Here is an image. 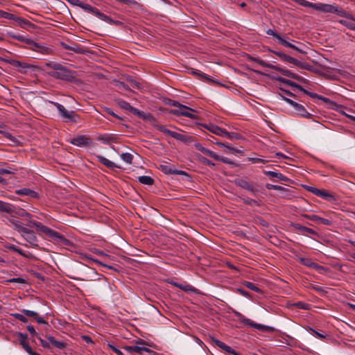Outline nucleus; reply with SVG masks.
Here are the masks:
<instances>
[{
    "instance_id": "obj_10",
    "label": "nucleus",
    "mask_w": 355,
    "mask_h": 355,
    "mask_svg": "<svg viewBox=\"0 0 355 355\" xmlns=\"http://www.w3.org/2000/svg\"><path fill=\"white\" fill-rule=\"evenodd\" d=\"M266 34L269 35H272L275 38H277L279 41V42L282 44L283 46L286 47L291 48L295 51H302L301 49H297L296 46H295L292 43L286 41L284 40L279 34H278L276 31L272 29H268L266 31Z\"/></svg>"
},
{
    "instance_id": "obj_32",
    "label": "nucleus",
    "mask_w": 355,
    "mask_h": 355,
    "mask_svg": "<svg viewBox=\"0 0 355 355\" xmlns=\"http://www.w3.org/2000/svg\"><path fill=\"white\" fill-rule=\"evenodd\" d=\"M10 223L15 227V229L18 232H20L22 229L25 227V226L21 223L19 220H18L16 218H10L9 220Z\"/></svg>"
},
{
    "instance_id": "obj_50",
    "label": "nucleus",
    "mask_w": 355,
    "mask_h": 355,
    "mask_svg": "<svg viewBox=\"0 0 355 355\" xmlns=\"http://www.w3.org/2000/svg\"><path fill=\"white\" fill-rule=\"evenodd\" d=\"M243 284L248 288L257 292V293H260L261 292V289L259 288H258L257 286H256L253 283L250 282H245L243 283Z\"/></svg>"
},
{
    "instance_id": "obj_35",
    "label": "nucleus",
    "mask_w": 355,
    "mask_h": 355,
    "mask_svg": "<svg viewBox=\"0 0 355 355\" xmlns=\"http://www.w3.org/2000/svg\"><path fill=\"white\" fill-rule=\"evenodd\" d=\"M12 210V206L10 204L0 200V211L11 213Z\"/></svg>"
},
{
    "instance_id": "obj_34",
    "label": "nucleus",
    "mask_w": 355,
    "mask_h": 355,
    "mask_svg": "<svg viewBox=\"0 0 355 355\" xmlns=\"http://www.w3.org/2000/svg\"><path fill=\"white\" fill-rule=\"evenodd\" d=\"M295 228L303 232L304 234H315V232L313 229L302 226L301 225H295Z\"/></svg>"
},
{
    "instance_id": "obj_22",
    "label": "nucleus",
    "mask_w": 355,
    "mask_h": 355,
    "mask_svg": "<svg viewBox=\"0 0 355 355\" xmlns=\"http://www.w3.org/2000/svg\"><path fill=\"white\" fill-rule=\"evenodd\" d=\"M8 62L15 67H20L21 69L20 70V72L24 73L26 72V69L31 68L32 66L30 64H28L25 62H20L19 60H10L8 61Z\"/></svg>"
},
{
    "instance_id": "obj_1",
    "label": "nucleus",
    "mask_w": 355,
    "mask_h": 355,
    "mask_svg": "<svg viewBox=\"0 0 355 355\" xmlns=\"http://www.w3.org/2000/svg\"><path fill=\"white\" fill-rule=\"evenodd\" d=\"M277 80L279 82L287 85H291L293 88L298 89L300 92H302L303 93L307 94L312 98L316 99V103L319 105L323 106L324 108L325 109L333 110L336 111H342V110L344 109V107L342 105L338 104L336 102L322 95H319L316 93L309 92L295 82H293L290 80L282 77L278 78ZM293 90L295 91V89H293Z\"/></svg>"
},
{
    "instance_id": "obj_39",
    "label": "nucleus",
    "mask_w": 355,
    "mask_h": 355,
    "mask_svg": "<svg viewBox=\"0 0 355 355\" xmlns=\"http://www.w3.org/2000/svg\"><path fill=\"white\" fill-rule=\"evenodd\" d=\"M320 198H322V199L326 200L329 202H333L336 200L335 197L333 194H331V193H329L324 190H323V191L322 192Z\"/></svg>"
},
{
    "instance_id": "obj_28",
    "label": "nucleus",
    "mask_w": 355,
    "mask_h": 355,
    "mask_svg": "<svg viewBox=\"0 0 355 355\" xmlns=\"http://www.w3.org/2000/svg\"><path fill=\"white\" fill-rule=\"evenodd\" d=\"M280 96L286 101L288 102V103H290L291 105H293V107L298 110V111H304L305 109L304 107V106H302V105L300 104H298L297 103L295 102L294 101L290 99L289 98L284 96L283 94H280Z\"/></svg>"
},
{
    "instance_id": "obj_40",
    "label": "nucleus",
    "mask_w": 355,
    "mask_h": 355,
    "mask_svg": "<svg viewBox=\"0 0 355 355\" xmlns=\"http://www.w3.org/2000/svg\"><path fill=\"white\" fill-rule=\"evenodd\" d=\"M223 137H225L228 138L229 139L234 140V139H240L241 138V136L236 132H229L225 130V133Z\"/></svg>"
},
{
    "instance_id": "obj_29",
    "label": "nucleus",
    "mask_w": 355,
    "mask_h": 355,
    "mask_svg": "<svg viewBox=\"0 0 355 355\" xmlns=\"http://www.w3.org/2000/svg\"><path fill=\"white\" fill-rule=\"evenodd\" d=\"M47 339L52 345H53L58 349H62L66 347V344L64 342L57 340L53 336H49L47 337Z\"/></svg>"
},
{
    "instance_id": "obj_19",
    "label": "nucleus",
    "mask_w": 355,
    "mask_h": 355,
    "mask_svg": "<svg viewBox=\"0 0 355 355\" xmlns=\"http://www.w3.org/2000/svg\"><path fill=\"white\" fill-rule=\"evenodd\" d=\"M332 13H335L340 17H346L347 19L352 18V15L349 12L338 6L334 5Z\"/></svg>"
},
{
    "instance_id": "obj_41",
    "label": "nucleus",
    "mask_w": 355,
    "mask_h": 355,
    "mask_svg": "<svg viewBox=\"0 0 355 355\" xmlns=\"http://www.w3.org/2000/svg\"><path fill=\"white\" fill-rule=\"evenodd\" d=\"M120 157L127 164H131L132 162L133 155L131 153H123L121 154Z\"/></svg>"
},
{
    "instance_id": "obj_12",
    "label": "nucleus",
    "mask_w": 355,
    "mask_h": 355,
    "mask_svg": "<svg viewBox=\"0 0 355 355\" xmlns=\"http://www.w3.org/2000/svg\"><path fill=\"white\" fill-rule=\"evenodd\" d=\"M163 102L166 105L178 107L180 110H186L187 111H190V112L196 111V110H194L191 107H189L185 105H183V104L179 103L178 101H174V100H172L170 98H164Z\"/></svg>"
},
{
    "instance_id": "obj_7",
    "label": "nucleus",
    "mask_w": 355,
    "mask_h": 355,
    "mask_svg": "<svg viewBox=\"0 0 355 355\" xmlns=\"http://www.w3.org/2000/svg\"><path fill=\"white\" fill-rule=\"evenodd\" d=\"M19 233L32 247L36 248L38 246V241L37 236L33 230H31L25 227Z\"/></svg>"
},
{
    "instance_id": "obj_5",
    "label": "nucleus",
    "mask_w": 355,
    "mask_h": 355,
    "mask_svg": "<svg viewBox=\"0 0 355 355\" xmlns=\"http://www.w3.org/2000/svg\"><path fill=\"white\" fill-rule=\"evenodd\" d=\"M83 9L88 12H90V13L94 15L100 19L105 21L110 24H114L116 26H121L123 24V23L121 21L112 19L109 16L100 12V10L98 8H96V7H93L88 3H86L85 5H83Z\"/></svg>"
},
{
    "instance_id": "obj_14",
    "label": "nucleus",
    "mask_w": 355,
    "mask_h": 355,
    "mask_svg": "<svg viewBox=\"0 0 355 355\" xmlns=\"http://www.w3.org/2000/svg\"><path fill=\"white\" fill-rule=\"evenodd\" d=\"M202 126L210 131L211 132L222 137L224 135L225 133V129H222L221 128L213 124V123H206L203 124Z\"/></svg>"
},
{
    "instance_id": "obj_59",
    "label": "nucleus",
    "mask_w": 355,
    "mask_h": 355,
    "mask_svg": "<svg viewBox=\"0 0 355 355\" xmlns=\"http://www.w3.org/2000/svg\"><path fill=\"white\" fill-rule=\"evenodd\" d=\"M7 282L10 283H19V284H24L26 282L25 279L21 277L12 278L8 279Z\"/></svg>"
},
{
    "instance_id": "obj_52",
    "label": "nucleus",
    "mask_w": 355,
    "mask_h": 355,
    "mask_svg": "<svg viewBox=\"0 0 355 355\" xmlns=\"http://www.w3.org/2000/svg\"><path fill=\"white\" fill-rule=\"evenodd\" d=\"M114 85L116 87H117L119 89H124V90H129V86L127 85L123 82L121 81H115Z\"/></svg>"
},
{
    "instance_id": "obj_57",
    "label": "nucleus",
    "mask_w": 355,
    "mask_h": 355,
    "mask_svg": "<svg viewBox=\"0 0 355 355\" xmlns=\"http://www.w3.org/2000/svg\"><path fill=\"white\" fill-rule=\"evenodd\" d=\"M249 159L252 162L253 164H257V163H262L266 164L268 162V160L263 159L260 157H250Z\"/></svg>"
},
{
    "instance_id": "obj_31",
    "label": "nucleus",
    "mask_w": 355,
    "mask_h": 355,
    "mask_svg": "<svg viewBox=\"0 0 355 355\" xmlns=\"http://www.w3.org/2000/svg\"><path fill=\"white\" fill-rule=\"evenodd\" d=\"M21 346L22 348L28 353V355H40L38 353L33 351L30 345L27 343V341H21Z\"/></svg>"
},
{
    "instance_id": "obj_56",
    "label": "nucleus",
    "mask_w": 355,
    "mask_h": 355,
    "mask_svg": "<svg viewBox=\"0 0 355 355\" xmlns=\"http://www.w3.org/2000/svg\"><path fill=\"white\" fill-rule=\"evenodd\" d=\"M17 214L19 216L27 218V219L32 218V215L23 209H19V211L17 212Z\"/></svg>"
},
{
    "instance_id": "obj_64",
    "label": "nucleus",
    "mask_w": 355,
    "mask_h": 355,
    "mask_svg": "<svg viewBox=\"0 0 355 355\" xmlns=\"http://www.w3.org/2000/svg\"><path fill=\"white\" fill-rule=\"evenodd\" d=\"M266 187L268 189H274V190H284V188L281 187V186H279V185H275V184H267L266 185Z\"/></svg>"
},
{
    "instance_id": "obj_45",
    "label": "nucleus",
    "mask_w": 355,
    "mask_h": 355,
    "mask_svg": "<svg viewBox=\"0 0 355 355\" xmlns=\"http://www.w3.org/2000/svg\"><path fill=\"white\" fill-rule=\"evenodd\" d=\"M291 87V91H289V90H286V89H281L282 92V94L284 96L288 97V96H290V97H294L295 98V94H293V92H295L297 90L300 91L297 88H295V91L293 90V87L290 85Z\"/></svg>"
},
{
    "instance_id": "obj_47",
    "label": "nucleus",
    "mask_w": 355,
    "mask_h": 355,
    "mask_svg": "<svg viewBox=\"0 0 355 355\" xmlns=\"http://www.w3.org/2000/svg\"><path fill=\"white\" fill-rule=\"evenodd\" d=\"M15 171L16 169L12 167L0 168V175L14 174Z\"/></svg>"
},
{
    "instance_id": "obj_21",
    "label": "nucleus",
    "mask_w": 355,
    "mask_h": 355,
    "mask_svg": "<svg viewBox=\"0 0 355 355\" xmlns=\"http://www.w3.org/2000/svg\"><path fill=\"white\" fill-rule=\"evenodd\" d=\"M115 102L120 109L127 111H139L138 109L132 107L128 102L123 100L116 99L115 100Z\"/></svg>"
},
{
    "instance_id": "obj_42",
    "label": "nucleus",
    "mask_w": 355,
    "mask_h": 355,
    "mask_svg": "<svg viewBox=\"0 0 355 355\" xmlns=\"http://www.w3.org/2000/svg\"><path fill=\"white\" fill-rule=\"evenodd\" d=\"M340 23L347 27L351 30L355 31V20L348 21L342 19L340 20Z\"/></svg>"
},
{
    "instance_id": "obj_26",
    "label": "nucleus",
    "mask_w": 355,
    "mask_h": 355,
    "mask_svg": "<svg viewBox=\"0 0 355 355\" xmlns=\"http://www.w3.org/2000/svg\"><path fill=\"white\" fill-rule=\"evenodd\" d=\"M98 160L110 168H114L115 167H118L113 162L110 161V159H107L106 157L102 156V155H97L96 156Z\"/></svg>"
},
{
    "instance_id": "obj_24",
    "label": "nucleus",
    "mask_w": 355,
    "mask_h": 355,
    "mask_svg": "<svg viewBox=\"0 0 355 355\" xmlns=\"http://www.w3.org/2000/svg\"><path fill=\"white\" fill-rule=\"evenodd\" d=\"M263 173L265 175H269V176H270L272 178H277L279 180H282V181H286H286L289 180V179L286 176L282 175L280 173L276 172V171H264Z\"/></svg>"
},
{
    "instance_id": "obj_44",
    "label": "nucleus",
    "mask_w": 355,
    "mask_h": 355,
    "mask_svg": "<svg viewBox=\"0 0 355 355\" xmlns=\"http://www.w3.org/2000/svg\"><path fill=\"white\" fill-rule=\"evenodd\" d=\"M178 288H180L182 291H188V292H196V289L190 284H182L177 285Z\"/></svg>"
},
{
    "instance_id": "obj_49",
    "label": "nucleus",
    "mask_w": 355,
    "mask_h": 355,
    "mask_svg": "<svg viewBox=\"0 0 355 355\" xmlns=\"http://www.w3.org/2000/svg\"><path fill=\"white\" fill-rule=\"evenodd\" d=\"M239 186H241L243 188H245V189L252 191H253V187L248 183L247 181L245 180H239Z\"/></svg>"
},
{
    "instance_id": "obj_33",
    "label": "nucleus",
    "mask_w": 355,
    "mask_h": 355,
    "mask_svg": "<svg viewBox=\"0 0 355 355\" xmlns=\"http://www.w3.org/2000/svg\"><path fill=\"white\" fill-rule=\"evenodd\" d=\"M138 181L140 183H141L143 184H146V185H152L154 182L153 179L151 177L148 176V175L139 176L138 178Z\"/></svg>"
},
{
    "instance_id": "obj_11",
    "label": "nucleus",
    "mask_w": 355,
    "mask_h": 355,
    "mask_svg": "<svg viewBox=\"0 0 355 355\" xmlns=\"http://www.w3.org/2000/svg\"><path fill=\"white\" fill-rule=\"evenodd\" d=\"M242 322H243L246 325L254 327V329L261 331H272L274 330V328L272 327L266 326L259 323H255L249 318H243L242 320Z\"/></svg>"
},
{
    "instance_id": "obj_2",
    "label": "nucleus",
    "mask_w": 355,
    "mask_h": 355,
    "mask_svg": "<svg viewBox=\"0 0 355 355\" xmlns=\"http://www.w3.org/2000/svg\"><path fill=\"white\" fill-rule=\"evenodd\" d=\"M46 67L51 69L49 74L55 78L70 82L78 86L83 85V80L77 78L76 71L69 69L61 64L49 62L46 63Z\"/></svg>"
},
{
    "instance_id": "obj_8",
    "label": "nucleus",
    "mask_w": 355,
    "mask_h": 355,
    "mask_svg": "<svg viewBox=\"0 0 355 355\" xmlns=\"http://www.w3.org/2000/svg\"><path fill=\"white\" fill-rule=\"evenodd\" d=\"M71 144L79 147H88L92 145L91 139L86 135H78L71 139Z\"/></svg>"
},
{
    "instance_id": "obj_27",
    "label": "nucleus",
    "mask_w": 355,
    "mask_h": 355,
    "mask_svg": "<svg viewBox=\"0 0 355 355\" xmlns=\"http://www.w3.org/2000/svg\"><path fill=\"white\" fill-rule=\"evenodd\" d=\"M162 171L166 174H184L185 173L182 171H178L173 168L171 166L168 165H162Z\"/></svg>"
},
{
    "instance_id": "obj_51",
    "label": "nucleus",
    "mask_w": 355,
    "mask_h": 355,
    "mask_svg": "<svg viewBox=\"0 0 355 355\" xmlns=\"http://www.w3.org/2000/svg\"><path fill=\"white\" fill-rule=\"evenodd\" d=\"M178 116H184L190 119H196L197 116L193 112H173Z\"/></svg>"
},
{
    "instance_id": "obj_55",
    "label": "nucleus",
    "mask_w": 355,
    "mask_h": 355,
    "mask_svg": "<svg viewBox=\"0 0 355 355\" xmlns=\"http://www.w3.org/2000/svg\"><path fill=\"white\" fill-rule=\"evenodd\" d=\"M300 261L303 265L308 266L309 268H311L312 264L313 263L310 259H308V258L302 257V258H300Z\"/></svg>"
},
{
    "instance_id": "obj_54",
    "label": "nucleus",
    "mask_w": 355,
    "mask_h": 355,
    "mask_svg": "<svg viewBox=\"0 0 355 355\" xmlns=\"http://www.w3.org/2000/svg\"><path fill=\"white\" fill-rule=\"evenodd\" d=\"M9 249L11 250L12 251L17 252L19 254H20V255H21V256H23L24 257H28V255L23 250H21V249L17 248L15 245L10 246Z\"/></svg>"
},
{
    "instance_id": "obj_4",
    "label": "nucleus",
    "mask_w": 355,
    "mask_h": 355,
    "mask_svg": "<svg viewBox=\"0 0 355 355\" xmlns=\"http://www.w3.org/2000/svg\"><path fill=\"white\" fill-rule=\"evenodd\" d=\"M249 59L252 61H254V62L258 63L259 64H260L262 67H268V68L274 69L275 71H277L280 72L282 74H283L284 76L292 78L295 79L302 83L305 82V79L304 78L291 72V71H289L288 69H284L281 68L279 66L272 65L271 64L266 63L263 60L259 59L257 58L250 57Z\"/></svg>"
},
{
    "instance_id": "obj_9",
    "label": "nucleus",
    "mask_w": 355,
    "mask_h": 355,
    "mask_svg": "<svg viewBox=\"0 0 355 355\" xmlns=\"http://www.w3.org/2000/svg\"><path fill=\"white\" fill-rule=\"evenodd\" d=\"M62 121L69 124L76 123L80 121V116L76 112H59Z\"/></svg>"
},
{
    "instance_id": "obj_37",
    "label": "nucleus",
    "mask_w": 355,
    "mask_h": 355,
    "mask_svg": "<svg viewBox=\"0 0 355 355\" xmlns=\"http://www.w3.org/2000/svg\"><path fill=\"white\" fill-rule=\"evenodd\" d=\"M65 49L71 51H73L77 53H84L85 50L80 47L79 45H73V46H65Z\"/></svg>"
},
{
    "instance_id": "obj_15",
    "label": "nucleus",
    "mask_w": 355,
    "mask_h": 355,
    "mask_svg": "<svg viewBox=\"0 0 355 355\" xmlns=\"http://www.w3.org/2000/svg\"><path fill=\"white\" fill-rule=\"evenodd\" d=\"M304 217L309 220H311L318 224H322L326 225H330L332 224L331 220L326 218H321L317 215H305Z\"/></svg>"
},
{
    "instance_id": "obj_53",
    "label": "nucleus",
    "mask_w": 355,
    "mask_h": 355,
    "mask_svg": "<svg viewBox=\"0 0 355 355\" xmlns=\"http://www.w3.org/2000/svg\"><path fill=\"white\" fill-rule=\"evenodd\" d=\"M11 315L13 316L15 318L18 319L19 320H20L22 322H28L27 318L25 315H22V314H20V313H12Z\"/></svg>"
},
{
    "instance_id": "obj_48",
    "label": "nucleus",
    "mask_w": 355,
    "mask_h": 355,
    "mask_svg": "<svg viewBox=\"0 0 355 355\" xmlns=\"http://www.w3.org/2000/svg\"><path fill=\"white\" fill-rule=\"evenodd\" d=\"M0 17L2 18L14 20L15 19V15L3 10H0Z\"/></svg>"
},
{
    "instance_id": "obj_60",
    "label": "nucleus",
    "mask_w": 355,
    "mask_h": 355,
    "mask_svg": "<svg viewBox=\"0 0 355 355\" xmlns=\"http://www.w3.org/2000/svg\"><path fill=\"white\" fill-rule=\"evenodd\" d=\"M158 130H159L161 132H164V133H166V134H168L169 135L171 136V132H173V131H171L170 130L167 129L164 125H158L157 123V125H155Z\"/></svg>"
},
{
    "instance_id": "obj_17",
    "label": "nucleus",
    "mask_w": 355,
    "mask_h": 355,
    "mask_svg": "<svg viewBox=\"0 0 355 355\" xmlns=\"http://www.w3.org/2000/svg\"><path fill=\"white\" fill-rule=\"evenodd\" d=\"M334 5L326 3H315L314 9L325 13H332Z\"/></svg>"
},
{
    "instance_id": "obj_30",
    "label": "nucleus",
    "mask_w": 355,
    "mask_h": 355,
    "mask_svg": "<svg viewBox=\"0 0 355 355\" xmlns=\"http://www.w3.org/2000/svg\"><path fill=\"white\" fill-rule=\"evenodd\" d=\"M114 139V137L111 135L104 134L99 135L98 140L104 144H110Z\"/></svg>"
},
{
    "instance_id": "obj_20",
    "label": "nucleus",
    "mask_w": 355,
    "mask_h": 355,
    "mask_svg": "<svg viewBox=\"0 0 355 355\" xmlns=\"http://www.w3.org/2000/svg\"><path fill=\"white\" fill-rule=\"evenodd\" d=\"M136 115L144 120L149 121L152 125H157V122L150 112H134Z\"/></svg>"
},
{
    "instance_id": "obj_18",
    "label": "nucleus",
    "mask_w": 355,
    "mask_h": 355,
    "mask_svg": "<svg viewBox=\"0 0 355 355\" xmlns=\"http://www.w3.org/2000/svg\"><path fill=\"white\" fill-rule=\"evenodd\" d=\"M196 147L198 150H199L200 152L203 153L204 154L214 158V159H220V156L218 155L216 153H215L214 152L206 148H204L201 144H196Z\"/></svg>"
},
{
    "instance_id": "obj_13",
    "label": "nucleus",
    "mask_w": 355,
    "mask_h": 355,
    "mask_svg": "<svg viewBox=\"0 0 355 355\" xmlns=\"http://www.w3.org/2000/svg\"><path fill=\"white\" fill-rule=\"evenodd\" d=\"M83 270L85 272V277L83 278H76V277H72L74 279H78V280H83V281H91L93 279V277H94L96 275V271L95 269L87 267L86 266H83Z\"/></svg>"
},
{
    "instance_id": "obj_3",
    "label": "nucleus",
    "mask_w": 355,
    "mask_h": 355,
    "mask_svg": "<svg viewBox=\"0 0 355 355\" xmlns=\"http://www.w3.org/2000/svg\"><path fill=\"white\" fill-rule=\"evenodd\" d=\"M8 35L12 38L16 39L18 41H21L22 42L26 43L27 45H28V48L31 50L37 51L42 54H49L51 52V49L49 47L40 43L35 42L34 40L30 38H27L21 35L15 34L12 33H9Z\"/></svg>"
},
{
    "instance_id": "obj_46",
    "label": "nucleus",
    "mask_w": 355,
    "mask_h": 355,
    "mask_svg": "<svg viewBox=\"0 0 355 355\" xmlns=\"http://www.w3.org/2000/svg\"><path fill=\"white\" fill-rule=\"evenodd\" d=\"M14 20L16 21L17 22H18L19 24L22 27L26 25H29V26L31 25V23L28 20H27L24 18H22V17H17L16 15H15V19H14Z\"/></svg>"
},
{
    "instance_id": "obj_58",
    "label": "nucleus",
    "mask_w": 355,
    "mask_h": 355,
    "mask_svg": "<svg viewBox=\"0 0 355 355\" xmlns=\"http://www.w3.org/2000/svg\"><path fill=\"white\" fill-rule=\"evenodd\" d=\"M21 312L26 315L28 317H33L37 315V313L33 311L27 310V309H23Z\"/></svg>"
},
{
    "instance_id": "obj_62",
    "label": "nucleus",
    "mask_w": 355,
    "mask_h": 355,
    "mask_svg": "<svg viewBox=\"0 0 355 355\" xmlns=\"http://www.w3.org/2000/svg\"><path fill=\"white\" fill-rule=\"evenodd\" d=\"M295 305L297 308L304 309V310H307L309 308V304L304 303L302 302H298L295 303Z\"/></svg>"
},
{
    "instance_id": "obj_61",
    "label": "nucleus",
    "mask_w": 355,
    "mask_h": 355,
    "mask_svg": "<svg viewBox=\"0 0 355 355\" xmlns=\"http://www.w3.org/2000/svg\"><path fill=\"white\" fill-rule=\"evenodd\" d=\"M107 347L114 352H115L117 355H123V353L119 348L116 347L112 344L108 343Z\"/></svg>"
},
{
    "instance_id": "obj_63",
    "label": "nucleus",
    "mask_w": 355,
    "mask_h": 355,
    "mask_svg": "<svg viewBox=\"0 0 355 355\" xmlns=\"http://www.w3.org/2000/svg\"><path fill=\"white\" fill-rule=\"evenodd\" d=\"M297 67H299L300 69H307V70H311L312 68L311 65H310L306 62H302L300 61H299V64H297Z\"/></svg>"
},
{
    "instance_id": "obj_43",
    "label": "nucleus",
    "mask_w": 355,
    "mask_h": 355,
    "mask_svg": "<svg viewBox=\"0 0 355 355\" xmlns=\"http://www.w3.org/2000/svg\"><path fill=\"white\" fill-rule=\"evenodd\" d=\"M295 2L297 3V4L302 6L311 8L314 9L315 3L309 2L308 1H306V0H295Z\"/></svg>"
},
{
    "instance_id": "obj_25",
    "label": "nucleus",
    "mask_w": 355,
    "mask_h": 355,
    "mask_svg": "<svg viewBox=\"0 0 355 355\" xmlns=\"http://www.w3.org/2000/svg\"><path fill=\"white\" fill-rule=\"evenodd\" d=\"M212 340L218 347L223 349L226 352L231 354L233 353L234 349H233L231 347L227 345L223 342H222L219 340L215 339V338H212Z\"/></svg>"
},
{
    "instance_id": "obj_23",
    "label": "nucleus",
    "mask_w": 355,
    "mask_h": 355,
    "mask_svg": "<svg viewBox=\"0 0 355 355\" xmlns=\"http://www.w3.org/2000/svg\"><path fill=\"white\" fill-rule=\"evenodd\" d=\"M125 349L129 352H137L138 354H142L144 352H149L150 349L144 347H139L137 345L134 346H126L125 347Z\"/></svg>"
},
{
    "instance_id": "obj_16",
    "label": "nucleus",
    "mask_w": 355,
    "mask_h": 355,
    "mask_svg": "<svg viewBox=\"0 0 355 355\" xmlns=\"http://www.w3.org/2000/svg\"><path fill=\"white\" fill-rule=\"evenodd\" d=\"M15 193L20 196H28L33 198H37L38 197V193L36 191L28 188L17 189L15 191Z\"/></svg>"
},
{
    "instance_id": "obj_6",
    "label": "nucleus",
    "mask_w": 355,
    "mask_h": 355,
    "mask_svg": "<svg viewBox=\"0 0 355 355\" xmlns=\"http://www.w3.org/2000/svg\"><path fill=\"white\" fill-rule=\"evenodd\" d=\"M34 227H35L37 230L44 233L46 235L49 236L51 239L55 241H62L65 240L64 236H62L60 233L50 229L42 223H34Z\"/></svg>"
},
{
    "instance_id": "obj_38",
    "label": "nucleus",
    "mask_w": 355,
    "mask_h": 355,
    "mask_svg": "<svg viewBox=\"0 0 355 355\" xmlns=\"http://www.w3.org/2000/svg\"><path fill=\"white\" fill-rule=\"evenodd\" d=\"M269 51L270 52L273 53L274 54H275L276 55H277L280 59H282V60H284L285 62H288L290 61V59L291 58V56L288 55L282 52L277 51H272L270 49Z\"/></svg>"
},
{
    "instance_id": "obj_36",
    "label": "nucleus",
    "mask_w": 355,
    "mask_h": 355,
    "mask_svg": "<svg viewBox=\"0 0 355 355\" xmlns=\"http://www.w3.org/2000/svg\"><path fill=\"white\" fill-rule=\"evenodd\" d=\"M126 81L129 83L130 86L133 88L137 89H140L141 88V83L133 79L131 76H128L126 78Z\"/></svg>"
}]
</instances>
